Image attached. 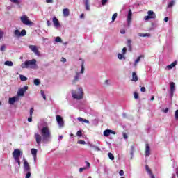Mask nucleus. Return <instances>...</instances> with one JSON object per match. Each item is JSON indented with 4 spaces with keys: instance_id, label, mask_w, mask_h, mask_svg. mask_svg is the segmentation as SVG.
Instances as JSON below:
<instances>
[{
    "instance_id": "nucleus-1",
    "label": "nucleus",
    "mask_w": 178,
    "mask_h": 178,
    "mask_svg": "<svg viewBox=\"0 0 178 178\" xmlns=\"http://www.w3.org/2000/svg\"><path fill=\"white\" fill-rule=\"evenodd\" d=\"M40 134L35 133L34 135V138L39 148H41V143H49L52 138L51 131L48 127H43L40 131Z\"/></svg>"
},
{
    "instance_id": "nucleus-2",
    "label": "nucleus",
    "mask_w": 178,
    "mask_h": 178,
    "mask_svg": "<svg viewBox=\"0 0 178 178\" xmlns=\"http://www.w3.org/2000/svg\"><path fill=\"white\" fill-rule=\"evenodd\" d=\"M22 69H38L37 65V60L33 58L32 60H26L21 65Z\"/></svg>"
},
{
    "instance_id": "nucleus-3",
    "label": "nucleus",
    "mask_w": 178,
    "mask_h": 178,
    "mask_svg": "<svg viewBox=\"0 0 178 178\" xmlns=\"http://www.w3.org/2000/svg\"><path fill=\"white\" fill-rule=\"evenodd\" d=\"M71 94L74 99H83V97H84V91L83 90V88H79L77 90H72Z\"/></svg>"
},
{
    "instance_id": "nucleus-4",
    "label": "nucleus",
    "mask_w": 178,
    "mask_h": 178,
    "mask_svg": "<svg viewBox=\"0 0 178 178\" xmlns=\"http://www.w3.org/2000/svg\"><path fill=\"white\" fill-rule=\"evenodd\" d=\"M22 155H23V152L19 149H15L13 152V156L16 163H18L19 168H20V158L22 157Z\"/></svg>"
},
{
    "instance_id": "nucleus-5",
    "label": "nucleus",
    "mask_w": 178,
    "mask_h": 178,
    "mask_svg": "<svg viewBox=\"0 0 178 178\" xmlns=\"http://www.w3.org/2000/svg\"><path fill=\"white\" fill-rule=\"evenodd\" d=\"M83 73H84V62H83L81 65L80 72H76V75L74 76V79L72 81L73 84H74V83H77V81H79V80L81 79L80 74H83Z\"/></svg>"
},
{
    "instance_id": "nucleus-6",
    "label": "nucleus",
    "mask_w": 178,
    "mask_h": 178,
    "mask_svg": "<svg viewBox=\"0 0 178 178\" xmlns=\"http://www.w3.org/2000/svg\"><path fill=\"white\" fill-rule=\"evenodd\" d=\"M20 20L23 24H25V26H33V22L29 19V17H27V15H22L20 17Z\"/></svg>"
},
{
    "instance_id": "nucleus-7",
    "label": "nucleus",
    "mask_w": 178,
    "mask_h": 178,
    "mask_svg": "<svg viewBox=\"0 0 178 178\" xmlns=\"http://www.w3.org/2000/svg\"><path fill=\"white\" fill-rule=\"evenodd\" d=\"M26 34H27V32H26V29L22 30L21 32L19 29H16L14 31V35L16 37H24V35H26Z\"/></svg>"
},
{
    "instance_id": "nucleus-8",
    "label": "nucleus",
    "mask_w": 178,
    "mask_h": 178,
    "mask_svg": "<svg viewBox=\"0 0 178 178\" xmlns=\"http://www.w3.org/2000/svg\"><path fill=\"white\" fill-rule=\"evenodd\" d=\"M27 90H29V86H25L24 88L19 89L17 92V95H18L17 97H23Z\"/></svg>"
},
{
    "instance_id": "nucleus-9",
    "label": "nucleus",
    "mask_w": 178,
    "mask_h": 178,
    "mask_svg": "<svg viewBox=\"0 0 178 178\" xmlns=\"http://www.w3.org/2000/svg\"><path fill=\"white\" fill-rule=\"evenodd\" d=\"M147 15H148L144 17L145 20H149V19H155V17H156L155 13H154L152 10H149L147 12Z\"/></svg>"
},
{
    "instance_id": "nucleus-10",
    "label": "nucleus",
    "mask_w": 178,
    "mask_h": 178,
    "mask_svg": "<svg viewBox=\"0 0 178 178\" xmlns=\"http://www.w3.org/2000/svg\"><path fill=\"white\" fill-rule=\"evenodd\" d=\"M131 17H133V12H131V10H129L127 17V22L128 27H130V24H131Z\"/></svg>"
},
{
    "instance_id": "nucleus-11",
    "label": "nucleus",
    "mask_w": 178,
    "mask_h": 178,
    "mask_svg": "<svg viewBox=\"0 0 178 178\" xmlns=\"http://www.w3.org/2000/svg\"><path fill=\"white\" fill-rule=\"evenodd\" d=\"M24 172H31L30 164H29V162L26 159H24Z\"/></svg>"
},
{
    "instance_id": "nucleus-12",
    "label": "nucleus",
    "mask_w": 178,
    "mask_h": 178,
    "mask_svg": "<svg viewBox=\"0 0 178 178\" xmlns=\"http://www.w3.org/2000/svg\"><path fill=\"white\" fill-rule=\"evenodd\" d=\"M29 49H31V51H32V52L35 53V55H37V56L40 55V51H38V49L37 48V46L29 45Z\"/></svg>"
},
{
    "instance_id": "nucleus-13",
    "label": "nucleus",
    "mask_w": 178,
    "mask_h": 178,
    "mask_svg": "<svg viewBox=\"0 0 178 178\" xmlns=\"http://www.w3.org/2000/svg\"><path fill=\"white\" fill-rule=\"evenodd\" d=\"M19 99V96H14L13 97H10L8 99V104H10V105H13L15 102H17Z\"/></svg>"
},
{
    "instance_id": "nucleus-14",
    "label": "nucleus",
    "mask_w": 178,
    "mask_h": 178,
    "mask_svg": "<svg viewBox=\"0 0 178 178\" xmlns=\"http://www.w3.org/2000/svg\"><path fill=\"white\" fill-rule=\"evenodd\" d=\"M56 120L58 122V124L60 127H63V124L65 122H63V118L60 115H56Z\"/></svg>"
},
{
    "instance_id": "nucleus-15",
    "label": "nucleus",
    "mask_w": 178,
    "mask_h": 178,
    "mask_svg": "<svg viewBox=\"0 0 178 178\" xmlns=\"http://www.w3.org/2000/svg\"><path fill=\"white\" fill-rule=\"evenodd\" d=\"M53 24L56 29H59V27H60V23H59V20L56 17H53Z\"/></svg>"
},
{
    "instance_id": "nucleus-16",
    "label": "nucleus",
    "mask_w": 178,
    "mask_h": 178,
    "mask_svg": "<svg viewBox=\"0 0 178 178\" xmlns=\"http://www.w3.org/2000/svg\"><path fill=\"white\" fill-rule=\"evenodd\" d=\"M86 10H90V0H83Z\"/></svg>"
},
{
    "instance_id": "nucleus-17",
    "label": "nucleus",
    "mask_w": 178,
    "mask_h": 178,
    "mask_svg": "<svg viewBox=\"0 0 178 178\" xmlns=\"http://www.w3.org/2000/svg\"><path fill=\"white\" fill-rule=\"evenodd\" d=\"M63 14L64 17H67V16H69V15H70L69 9L68 8H64L63 10Z\"/></svg>"
},
{
    "instance_id": "nucleus-18",
    "label": "nucleus",
    "mask_w": 178,
    "mask_h": 178,
    "mask_svg": "<svg viewBox=\"0 0 178 178\" xmlns=\"http://www.w3.org/2000/svg\"><path fill=\"white\" fill-rule=\"evenodd\" d=\"M151 149L149 147V145H146V150H145V155L146 156H149V155H151Z\"/></svg>"
},
{
    "instance_id": "nucleus-19",
    "label": "nucleus",
    "mask_w": 178,
    "mask_h": 178,
    "mask_svg": "<svg viewBox=\"0 0 178 178\" xmlns=\"http://www.w3.org/2000/svg\"><path fill=\"white\" fill-rule=\"evenodd\" d=\"M89 147L90 148H94L95 151H101V148H99V147L95 146L92 143H89Z\"/></svg>"
},
{
    "instance_id": "nucleus-20",
    "label": "nucleus",
    "mask_w": 178,
    "mask_h": 178,
    "mask_svg": "<svg viewBox=\"0 0 178 178\" xmlns=\"http://www.w3.org/2000/svg\"><path fill=\"white\" fill-rule=\"evenodd\" d=\"M31 152L34 159H35V158H37V152H38L37 149H31Z\"/></svg>"
},
{
    "instance_id": "nucleus-21",
    "label": "nucleus",
    "mask_w": 178,
    "mask_h": 178,
    "mask_svg": "<svg viewBox=\"0 0 178 178\" xmlns=\"http://www.w3.org/2000/svg\"><path fill=\"white\" fill-rule=\"evenodd\" d=\"M138 81V76H137V73L133 72L132 73V81Z\"/></svg>"
},
{
    "instance_id": "nucleus-22",
    "label": "nucleus",
    "mask_w": 178,
    "mask_h": 178,
    "mask_svg": "<svg viewBox=\"0 0 178 178\" xmlns=\"http://www.w3.org/2000/svg\"><path fill=\"white\" fill-rule=\"evenodd\" d=\"M177 65V61H174L172 63L167 66V69H169V70L173 69V67H175V66H176Z\"/></svg>"
},
{
    "instance_id": "nucleus-23",
    "label": "nucleus",
    "mask_w": 178,
    "mask_h": 178,
    "mask_svg": "<svg viewBox=\"0 0 178 178\" xmlns=\"http://www.w3.org/2000/svg\"><path fill=\"white\" fill-rule=\"evenodd\" d=\"M77 120H79V122H83V123H90V121H88V120L84 119L81 117H79L77 118Z\"/></svg>"
},
{
    "instance_id": "nucleus-24",
    "label": "nucleus",
    "mask_w": 178,
    "mask_h": 178,
    "mask_svg": "<svg viewBox=\"0 0 178 178\" xmlns=\"http://www.w3.org/2000/svg\"><path fill=\"white\" fill-rule=\"evenodd\" d=\"M104 137H109L111 136L110 129H106L103 133Z\"/></svg>"
},
{
    "instance_id": "nucleus-25",
    "label": "nucleus",
    "mask_w": 178,
    "mask_h": 178,
    "mask_svg": "<svg viewBox=\"0 0 178 178\" xmlns=\"http://www.w3.org/2000/svg\"><path fill=\"white\" fill-rule=\"evenodd\" d=\"M4 65H5V66H10V67H12V66H13V62L7 60V61H6V62L4 63Z\"/></svg>"
},
{
    "instance_id": "nucleus-26",
    "label": "nucleus",
    "mask_w": 178,
    "mask_h": 178,
    "mask_svg": "<svg viewBox=\"0 0 178 178\" xmlns=\"http://www.w3.org/2000/svg\"><path fill=\"white\" fill-rule=\"evenodd\" d=\"M139 37H151V34L149 33H138Z\"/></svg>"
},
{
    "instance_id": "nucleus-27",
    "label": "nucleus",
    "mask_w": 178,
    "mask_h": 178,
    "mask_svg": "<svg viewBox=\"0 0 178 178\" xmlns=\"http://www.w3.org/2000/svg\"><path fill=\"white\" fill-rule=\"evenodd\" d=\"M143 56H140L139 57H138V58L135 60L134 63V66H137V63H138V62H140V60H141V58H143Z\"/></svg>"
},
{
    "instance_id": "nucleus-28",
    "label": "nucleus",
    "mask_w": 178,
    "mask_h": 178,
    "mask_svg": "<svg viewBox=\"0 0 178 178\" xmlns=\"http://www.w3.org/2000/svg\"><path fill=\"white\" fill-rule=\"evenodd\" d=\"M33 83L35 86H40V84H41V81H40V79H35Z\"/></svg>"
},
{
    "instance_id": "nucleus-29",
    "label": "nucleus",
    "mask_w": 178,
    "mask_h": 178,
    "mask_svg": "<svg viewBox=\"0 0 178 178\" xmlns=\"http://www.w3.org/2000/svg\"><path fill=\"white\" fill-rule=\"evenodd\" d=\"M19 79L21 81H27V77H26L24 75H19Z\"/></svg>"
},
{
    "instance_id": "nucleus-30",
    "label": "nucleus",
    "mask_w": 178,
    "mask_h": 178,
    "mask_svg": "<svg viewBox=\"0 0 178 178\" xmlns=\"http://www.w3.org/2000/svg\"><path fill=\"white\" fill-rule=\"evenodd\" d=\"M170 91H175V83L173 82H171L170 83Z\"/></svg>"
},
{
    "instance_id": "nucleus-31",
    "label": "nucleus",
    "mask_w": 178,
    "mask_h": 178,
    "mask_svg": "<svg viewBox=\"0 0 178 178\" xmlns=\"http://www.w3.org/2000/svg\"><path fill=\"white\" fill-rule=\"evenodd\" d=\"M145 170L146 172L150 175H152V172L151 171V169H149V167L148 165H145Z\"/></svg>"
},
{
    "instance_id": "nucleus-32",
    "label": "nucleus",
    "mask_w": 178,
    "mask_h": 178,
    "mask_svg": "<svg viewBox=\"0 0 178 178\" xmlns=\"http://www.w3.org/2000/svg\"><path fill=\"white\" fill-rule=\"evenodd\" d=\"M175 0L171 1L168 3V8H172V6H175Z\"/></svg>"
},
{
    "instance_id": "nucleus-33",
    "label": "nucleus",
    "mask_w": 178,
    "mask_h": 178,
    "mask_svg": "<svg viewBox=\"0 0 178 178\" xmlns=\"http://www.w3.org/2000/svg\"><path fill=\"white\" fill-rule=\"evenodd\" d=\"M127 47L129 48L130 51H131V40L130 39L127 40Z\"/></svg>"
},
{
    "instance_id": "nucleus-34",
    "label": "nucleus",
    "mask_w": 178,
    "mask_h": 178,
    "mask_svg": "<svg viewBox=\"0 0 178 178\" xmlns=\"http://www.w3.org/2000/svg\"><path fill=\"white\" fill-rule=\"evenodd\" d=\"M26 174V176H25V178H30L31 177V171H26L25 172Z\"/></svg>"
},
{
    "instance_id": "nucleus-35",
    "label": "nucleus",
    "mask_w": 178,
    "mask_h": 178,
    "mask_svg": "<svg viewBox=\"0 0 178 178\" xmlns=\"http://www.w3.org/2000/svg\"><path fill=\"white\" fill-rule=\"evenodd\" d=\"M108 156L111 161H113V159H115V156L111 152L108 153Z\"/></svg>"
},
{
    "instance_id": "nucleus-36",
    "label": "nucleus",
    "mask_w": 178,
    "mask_h": 178,
    "mask_svg": "<svg viewBox=\"0 0 178 178\" xmlns=\"http://www.w3.org/2000/svg\"><path fill=\"white\" fill-rule=\"evenodd\" d=\"M130 155H131V159H133V156H134V147H131Z\"/></svg>"
},
{
    "instance_id": "nucleus-37",
    "label": "nucleus",
    "mask_w": 178,
    "mask_h": 178,
    "mask_svg": "<svg viewBox=\"0 0 178 178\" xmlns=\"http://www.w3.org/2000/svg\"><path fill=\"white\" fill-rule=\"evenodd\" d=\"M118 17V13H114L112 16V21L115 22V20H116V18Z\"/></svg>"
},
{
    "instance_id": "nucleus-38",
    "label": "nucleus",
    "mask_w": 178,
    "mask_h": 178,
    "mask_svg": "<svg viewBox=\"0 0 178 178\" xmlns=\"http://www.w3.org/2000/svg\"><path fill=\"white\" fill-rule=\"evenodd\" d=\"M4 34L5 33H3V31L0 29V40H2V38H3Z\"/></svg>"
},
{
    "instance_id": "nucleus-39",
    "label": "nucleus",
    "mask_w": 178,
    "mask_h": 178,
    "mask_svg": "<svg viewBox=\"0 0 178 178\" xmlns=\"http://www.w3.org/2000/svg\"><path fill=\"white\" fill-rule=\"evenodd\" d=\"M56 42H61L62 38L59 36L56 37L55 39Z\"/></svg>"
},
{
    "instance_id": "nucleus-40",
    "label": "nucleus",
    "mask_w": 178,
    "mask_h": 178,
    "mask_svg": "<svg viewBox=\"0 0 178 178\" xmlns=\"http://www.w3.org/2000/svg\"><path fill=\"white\" fill-rule=\"evenodd\" d=\"M10 2H13V3H17L19 5V3H20V0H10Z\"/></svg>"
},
{
    "instance_id": "nucleus-41",
    "label": "nucleus",
    "mask_w": 178,
    "mask_h": 178,
    "mask_svg": "<svg viewBox=\"0 0 178 178\" xmlns=\"http://www.w3.org/2000/svg\"><path fill=\"white\" fill-rule=\"evenodd\" d=\"M40 94H41L42 97H43V99L44 100H46L47 99V96H45V93L44 92L43 90H41Z\"/></svg>"
},
{
    "instance_id": "nucleus-42",
    "label": "nucleus",
    "mask_w": 178,
    "mask_h": 178,
    "mask_svg": "<svg viewBox=\"0 0 178 178\" xmlns=\"http://www.w3.org/2000/svg\"><path fill=\"white\" fill-rule=\"evenodd\" d=\"M86 166H87V167H85V168H86V169H90V168H91V165H90V162L86 161Z\"/></svg>"
},
{
    "instance_id": "nucleus-43",
    "label": "nucleus",
    "mask_w": 178,
    "mask_h": 178,
    "mask_svg": "<svg viewBox=\"0 0 178 178\" xmlns=\"http://www.w3.org/2000/svg\"><path fill=\"white\" fill-rule=\"evenodd\" d=\"M118 59L122 60V59H123V58H124V57H123V54H118Z\"/></svg>"
},
{
    "instance_id": "nucleus-44",
    "label": "nucleus",
    "mask_w": 178,
    "mask_h": 178,
    "mask_svg": "<svg viewBox=\"0 0 178 178\" xmlns=\"http://www.w3.org/2000/svg\"><path fill=\"white\" fill-rule=\"evenodd\" d=\"M33 112H34V108H31L29 111L30 116H33Z\"/></svg>"
},
{
    "instance_id": "nucleus-45",
    "label": "nucleus",
    "mask_w": 178,
    "mask_h": 178,
    "mask_svg": "<svg viewBox=\"0 0 178 178\" xmlns=\"http://www.w3.org/2000/svg\"><path fill=\"white\" fill-rule=\"evenodd\" d=\"M126 52H127V48L124 47V48L122 49V55H125V54H126Z\"/></svg>"
},
{
    "instance_id": "nucleus-46",
    "label": "nucleus",
    "mask_w": 178,
    "mask_h": 178,
    "mask_svg": "<svg viewBox=\"0 0 178 178\" xmlns=\"http://www.w3.org/2000/svg\"><path fill=\"white\" fill-rule=\"evenodd\" d=\"M106 2H108V0H102V5L105 6V5H106Z\"/></svg>"
},
{
    "instance_id": "nucleus-47",
    "label": "nucleus",
    "mask_w": 178,
    "mask_h": 178,
    "mask_svg": "<svg viewBox=\"0 0 178 178\" xmlns=\"http://www.w3.org/2000/svg\"><path fill=\"white\" fill-rule=\"evenodd\" d=\"M5 48H6V47L5 46V44H3L0 48V51L3 52V51H5Z\"/></svg>"
},
{
    "instance_id": "nucleus-48",
    "label": "nucleus",
    "mask_w": 178,
    "mask_h": 178,
    "mask_svg": "<svg viewBox=\"0 0 178 178\" xmlns=\"http://www.w3.org/2000/svg\"><path fill=\"white\" fill-rule=\"evenodd\" d=\"M134 97L135 99H138V93L134 92Z\"/></svg>"
},
{
    "instance_id": "nucleus-49",
    "label": "nucleus",
    "mask_w": 178,
    "mask_h": 178,
    "mask_svg": "<svg viewBox=\"0 0 178 178\" xmlns=\"http://www.w3.org/2000/svg\"><path fill=\"white\" fill-rule=\"evenodd\" d=\"M119 175H120V176H124V171H123V170H120L119 172Z\"/></svg>"
},
{
    "instance_id": "nucleus-50",
    "label": "nucleus",
    "mask_w": 178,
    "mask_h": 178,
    "mask_svg": "<svg viewBox=\"0 0 178 178\" xmlns=\"http://www.w3.org/2000/svg\"><path fill=\"white\" fill-rule=\"evenodd\" d=\"M175 116L176 120H178V110H176Z\"/></svg>"
},
{
    "instance_id": "nucleus-51",
    "label": "nucleus",
    "mask_w": 178,
    "mask_h": 178,
    "mask_svg": "<svg viewBox=\"0 0 178 178\" xmlns=\"http://www.w3.org/2000/svg\"><path fill=\"white\" fill-rule=\"evenodd\" d=\"M76 135L78 136V137H81L82 136L81 131H78L76 133Z\"/></svg>"
},
{
    "instance_id": "nucleus-52",
    "label": "nucleus",
    "mask_w": 178,
    "mask_h": 178,
    "mask_svg": "<svg viewBox=\"0 0 178 178\" xmlns=\"http://www.w3.org/2000/svg\"><path fill=\"white\" fill-rule=\"evenodd\" d=\"M86 169H87V168H86V167L80 168H79V172L81 173V172H83V170H86Z\"/></svg>"
},
{
    "instance_id": "nucleus-53",
    "label": "nucleus",
    "mask_w": 178,
    "mask_h": 178,
    "mask_svg": "<svg viewBox=\"0 0 178 178\" xmlns=\"http://www.w3.org/2000/svg\"><path fill=\"white\" fill-rule=\"evenodd\" d=\"M78 144H82V145H85L86 144V141H84V140H79L78 141Z\"/></svg>"
},
{
    "instance_id": "nucleus-54",
    "label": "nucleus",
    "mask_w": 178,
    "mask_h": 178,
    "mask_svg": "<svg viewBox=\"0 0 178 178\" xmlns=\"http://www.w3.org/2000/svg\"><path fill=\"white\" fill-rule=\"evenodd\" d=\"M140 91H141V92H145V91H146L145 87H142L140 88Z\"/></svg>"
},
{
    "instance_id": "nucleus-55",
    "label": "nucleus",
    "mask_w": 178,
    "mask_h": 178,
    "mask_svg": "<svg viewBox=\"0 0 178 178\" xmlns=\"http://www.w3.org/2000/svg\"><path fill=\"white\" fill-rule=\"evenodd\" d=\"M28 122H33V116H30L29 118H28Z\"/></svg>"
},
{
    "instance_id": "nucleus-56",
    "label": "nucleus",
    "mask_w": 178,
    "mask_h": 178,
    "mask_svg": "<svg viewBox=\"0 0 178 178\" xmlns=\"http://www.w3.org/2000/svg\"><path fill=\"white\" fill-rule=\"evenodd\" d=\"M120 33H121V34H126V30H124V29H121V30H120Z\"/></svg>"
},
{
    "instance_id": "nucleus-57",
    "label": "nucleus",
    "mask_w": 178,
    "mask_h": 178,
    "mask_svg": "<svg viewBox=\"0 0 178 178\" xmlns=\"http://www.w3.org/2000/svg\"><path fill=\"white\" fill-rule=\"evenodd\" d=\"M123 137L125 140H127V138H128L127 134H123Z\"/></svg>"
},
{
    "instance_id": "nucleus-58",
    "label": "nucleus",
    "mask_w": 178,
    "mask_h": 178,
    "mask_svg": "<svg viewBox=\"0 0 178 178\" xmlns=\"http://www.w3.org/2000/svg\"><path fill=\"white\" fill-rule=\"evenodd\" d=\"M47 3H52L54 2L53 0H46Z\"/></svg>"
},
{
    "instance_id": "nucleus-59",
    "label": "nucleus",
    "mask_w": 178,
    "mask_h": 178,
    "mask_svg": "<svg viewBox=\"0 0 178 178\" xmlns=\"http://www.w3.org/2000/svg\"><path fill=\"white\" fill-rule=\"evenodd\" d=\"M110 134H116V132L110 129Z\"/></svg>"
},
{
    "instance_id": "nucleus-60",
    "label": "nucleus",
    "mask_w": 178,
    "mask_h": 178,
    "mask_svg": "<svg viewBox=\"0 0 178 178\" xmlns=\"http://www.w3.org/2000/svg\"><path fill=\"white\" fill-rule=\"evenodd\" d=\"M164 113H168V112H169V108H166L164 111H163Z\"/></svg>"
},
{
    "instance_id": "nucleus-61",
    "label": "nucleus",
    "mask_w": 178,
    "mask_h": 178,
    "mask_svg": "<svg viewBox=\"0 0 178 178\" xmlns=\"http://www.w3.org/2000/svg\"><path fill=\"white\" fill-rule=\"evenodd\" d=\"M47 24L48 26H51V22L49 20L47 21Z\"/></svg>"
},
{
    "instance_id": "nucleus-62",
    "label": "nucleus",
    "mask_w": 178,
    "mask_h": 178,
    "mask_svg": "<svg viewBox=\"0 0 178 178\" xmlns=\"http://www.w3.org/2000/svg\"><path fill=\"white\" fill-rule=\"evenodd\" d=\"M164 22H169V17H165L164 18Z\"/></svg>"
},
{
    "instance_id": "nucleus-63",
    "label": "nucleus",
    "mask_w": 178,
    "mask_h": 178,
    "mask_svg": "<svg viewBox=\"0 0 178 178\" xmlns=\"http://www.w3.org/2000/svg\"><path fill=\"white\" fill-rule=\"evenodd\" d=\"M61 62H63L64 63H65V62H66V58H61Z\"/></svg>"
},
{
    "instance_id": "nucleus-64",
    "label": "nucleus",
    "mask_w": 178,
    "mask_h": 178,
    "mask_svg": "<svg viewBox=\"0 0 178 178\" xmlns=\"http://www.w3.org/2000/svg\"><path fill=\"white\" fill-rule=\"evenodd\" d=\"M176 175H177V176L178 177V168H176Z\"/></svg>"
}]
</instances>
